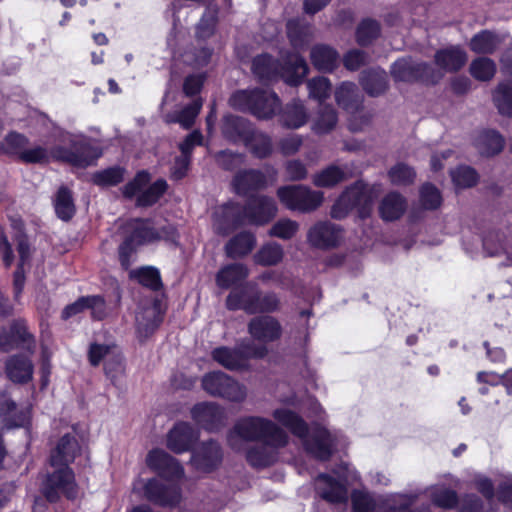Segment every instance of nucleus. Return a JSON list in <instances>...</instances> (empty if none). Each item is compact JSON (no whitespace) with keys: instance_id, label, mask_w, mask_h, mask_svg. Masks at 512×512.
<instances>
[{"instance_id":"f257e3e1","label":"nucleus","mask_w":512,"mask_h":512,"mask_svg":"<svg viewBox=\"0 0 512 512\" xmlns=\"http://www.w3.org/2000/svg\"><path fill=\"white\" fill-rule=\"evenodd\" d=\"M80 452V445L76 438L70 434H64L58 441L50 455V465L53 473L47 475L42 492L49 501H55L60 494L73 499L77 496V484L74 473L69 465Z\"/></svg>"},{"instance_id":"f03ea898","label":"nucleus","mask_w":512,"mask_h":512,"mask_svg":"<svg viewBox=\"0 0 512 512\" xmlns=\"http://www.w3.org/2000/svg\"><path fill=\"white\" fill-rule=\"evenodd\" d=\"M275 201L266 196H256L249 199L246 207L236 203H227L215 209L213 213V229L222 236L244 224H264L276 214Z\"/></svg>"},{"instance_id":"7ed1b4c3","label":"nucleus","mask_w":512,"mask_h":512,"mask_svg":"<svg viewBox=\"0 0 512 512\" xmlns=\"http://www.w3.org/2000/svg\"><path fill=\"white\" fill-rule=\"evenodd\" d=\"M62 142H69L73 150L56 146L51 150L41 145L25 148L20 161L24 163H48L51 159L67 162L77 167H87L101 156V150L93 146L84 137H76L70 133L61 134Z\"/></svg>"},{"instance_id":"20e7f679","label":"nucleus","mask_w":512,"mask_h":512,"mask_svg":"<svg viewBox=\"0 0 512 512\" xmlns=\"http://www.w3.org/2000/svg\"><path fill=\"white\" fill-rule=\"evenodd\" d=\"M273 417L302 441L309 454L320 460H326L331 456L335 436L327 429L319 425H314L310 429L297 413L287 408L274 410Z\"/></svg>"},{"instance_id":"39448f33","label":"nucleus","mask_w":512,"mask_h":512,"mask_svg":"<svg viewBox=\"0 0 512 512\" xmlns=\"http://www.w3.org/2000/svg\"><path fill=\"white\" fill-rule=\"evenodd\" d=\"M255 440L271 446H285L288 435L273 421L258 416L239 419L228 434V443L236 451L242 450L247 442Z\"/></svg>"},{"instance_id":"423d86ee","label":"nucleus","mask_w":512,"mask_h":512,"mask_svg":"<svg viewBox=\"0 0 512 512\" xmlns=\"http://www.w3.org/2000/svg\"><path fill=\"white\" fill-rule=\"evenodd\" d=\"M280 65L268 55H261L253 60L252 71L259 81L269 82L281 77L291 85L297 86L308 73L305 59L297 53H289Z\"/></svg>"},{"instance_id":"0eeeda50","label":"nucleus","mask_w":512,"mask_h":512,"mask_svg":"<svg viewBox=\"0 0 512 512\" xmlns=\"http://www.w3.org/2000/svg\"><path fill=\"white\" fill-rule=\"evenodd\" d=\"M124 240L119 247V260L124 269L132 263L131 257L137 247L150 243L158 238L175 242V229L171 226L163 228L161 233L156 232L148 220L131 219L122 226Z\"/></svg>"},{"instance_id":"6e6552de","label":"nucleus","mask_w":512,"mask_h":512,"mask_svg":"<svg viewBox=\"0 0 512 512\" xmlns=\"http://www.w3.org/2000/svg\"><path fill=\"white\" fill-rule=\"evenodd\" d=\"M359 480L355 470L348 464L341 465L333 472L319 474L314 479V489L318 497L331 504H346L348 501V485Z\"/></svg>"},{"instance_id":"1a4fd4ad","label":"nucleus","mask_w":512,"mask_h":512,"mask_svg":"<svg viewBox=\"0 0 512 512\" xmlns=\"http://www.w3.org/2000/svg\"><path fill=\"white\" fill-rule=\"evenodd\" d=\"M229 103L232 108L249 112L259 119L271 118L280 108L278 96L261 89L239 90L232 94Z\"/></svg>"},{"instance_id":"9d476101","label":"nucleus","mask_w":512,"mask_h":512,"mask_svg":"<svg viewBox=\"0 0 512 512\" xmlns=\"http://www.w3.org/2000/svg\"><path fill=\"white\" fill-rule=\"evenodd\" d=\"M267 354L266 345L255 344L251 340H242L234 348L217 347L211 353L214 361L231 371L246 370L251 359H262Z\"/></svg>"},{"instance_id":"9b49d317","label":"nucleus","mask_w":512,"mask_h":512,"mask_svg":"<svg viewBox=\"0 0 512 512\" xmlns=\"http://www.w3.org/2000/svg\"><path fill=\"white\" fill-rule=\"evenodd\" d=\"M372 204L371 190L362 182H357L339 196L331 208V216L334 219H343L353 208H357L360 217L364 218L369 215Z\"/></svg>"},{"instance_id":"f8f14e48","label":"nucleus","mask_w":512,"mask_h":512,"mask_svg":"<svg viewBox=\"0 0 512 512\" xmlns=\"http://www.w3.org/2000/svg\"><path fill=\"white\" fill-rule=\"evenodd\" d=\"M202 388L214 397L224 398L231 402H242L247 396L246 387L224 372L214 371L202 378Z\"/></svg>"},{"instance_id":"ddd939ff","label":"nucleus","mask_w":512,"mask_h":512,"mask_svg":"<svg viewBox=\"0 0 512 512\" xmlns=\"http://www.w3.org/2000/svg\"><path fill=\"white\" fill-rule=\"evenodd\" d=\"M277 195L281 203L288 209L299 212H310L317 209L324 199L322 192L311 190L303 185L280 187Z\"/></svg>"},{"instance_id":"4468645a","label":"nucleus","mask_w":512,"mask_h":512,"mask_svg":"<svg viewBox=\"0 0 512 512\" xmlns=\"http://www.w3.org/2000/svg\"><path fill=\"white\" fill-rule=\"evenodd\" d=\"M133 490L138 492L143 490L144 497L163 507H173L181 501V489L177 485L166 486L157 478H151L148 481L137 479L133 483Z\"/></svg>"},{"instance_id":"2eb2a0df","label":"nucleus","mask_w":512,"mask_h":512,"mask_svg":"<svg viewBox=\"0 0 512 512\" xmlns=\"http://www.w3.org/2000/svg\"><path fill=\"white\" fill-rule=\"evenodd\" d=\"M150 176L147 172H139L133 181L125 185L123 193L126 197H133L137 194V204L139 206H150L158 201L167 189V183L163 179H159L154 182L147 189L143 190V187L149 182Z\"/></svg>"},{"instance_id":"dca6fc26","label":"nucleus","mask_w":512,"mask_h":512,"mask_svg":"<svg viewBox=\"0 0 512 512\" xmlns=\"http://www.w3.org/2000/svg\"><path fill=\"white\" fill-rule=\"evenodd\" d=\"M391 73L396 81L404 82L421 80L435 83L441 77V74L428 64L415 62L411 58H403L394 62Z\"/></svg>"},{"instance_id":"f3484780","label":"nucleus","mask_w":512,"mask_h":512,"mask_svg":"<svg viewBox=\"0 0 512 512\" xmlns=\"http://www.w3.org/2000/svg\"><path fill=\"white\" fill-rule=\"evenodd\" d=\"M146 464L168 481H179L184 477V468L179 461L162 449L151 450L146 456Z\"/></svg>"},{"instance_id":"a211bd4d","label":"nucleus","mask_w":512,"mask_h":512,"mask_svg":"<svg viewBox=\"0 0 512 512\" xmlns=\"http://www.w3.org/2000/svg\"><path fill=\"white\" fill-rule=\"evenodd\" d=\"M248 332L254 340L266 343L278 340L282 335L280 322L272 316H257L248 323Z\"/></svg>"},{"instance_id":"6ab92c4d","label":"nucleus","mask_w":512,"mask_h":512,"mask_svg":"<svg viewBox=\"0 0 512 512\" xmlns=\"http://www.w3.org/2000/svg\"><path fill=\"white\" fill-rule=\"evenodd\" d=\"M199 434L186 422H179L167 434L166 445L176 454L189 451L198 440Z\"/></svg>"},{"instance_id":"aec40b11","label":"nucleus","mask_w":512,"mask_h":512,"mask_svg":"<svg viewBox=\"0 0 512 512\" xmlns=\"http://www.w3.org/2000/svg\"><path fill=\"white\" fill-rule=\"evenodd\" d=\"M222 461V451L218 443L209 441L202 443L192 453L191 464L200 472H211L219 466Z\"/></svg>"},{"instance_id":"412c9836","label":"nucleus","mask_w":512,"mask_h":512,"mask_svg":"<svg viewBox=\"0 0 512 512\" xmlns=\"http://www.w3.org/2000/svg\"><path fill=\"white\" fill-rule=\"evenodd\" d=\"M343 234L339 226L331 222H319L308 232L309 243L318 248H330L337 246L342 240Z\"/></svg>"},{"instance_id":"4be33fe9","label":"nucleus","mask_w":512,"mask_h":512,"mask_svg":"<svg viewBox=\"0 0 512 512\" xmlns=\"http://www.w3.org/2000/svg\"><path fill=\"white\" fill-rule=\"evenodd\" d=\"M193 420L206 430L214 431L224 423V410L215 403H199L191 411Z\"/></svg>"},{"instance_id":"5701e85b","label":"nucleus","mask_w":512,"mask_h":512,"mask_svg":"<svg viewBox=\"0 0 512 512\" xmlns=\"http://www.w3.org/2000/svg\"><path fill=\"white\" fill-rule=\"evenodd\" d=\"M163 319L161 306L158 302H150L136 313L137 330L140 336L147 337L157 329Z\"/></svg>"},{"instance_id":"b1692460","label":"nucleus","mask_w":512,"mask_h":512,"mask_svg":"<svg viewBox=\"0 0 512 512\" xmlns=\"http://www.w3.org/2000/svg\"><path fill=\"white\" fill-rule=\"evenodd\" d=\"M20 343L26 345L28 349L34 344L33 336L28 332L23 320L15 321L10 332H0V350L9 351Z\"/></svg>"},{"instance_id":"393cba45","label":"nucleus","mask_w":512,"mask_h":512,"mask_svg":"<svg viewBox=\"0 0 512 512\" xmlns=\"http://www.w3.org/2000/svg\"><path fill=\"white\" fill-rule=\"evenodd\" d=\"M253 130L254 129L252 128L249 121L242 117L227 115L223 119L222 133L224 137L230 142L244 143L253 132Z\"/></svg>"},{"instance_id":"a878e982","label":"nucleus","mask_w":512,"mask_h":512,"mask_svg":"<svg viewBox=\"0 0 512 512\" xmlns=\"http://www.w3.org/2000/svg\"><path fill=\"white\" fill-rule=\"evenodd\" d=\"M267 185L265 175L259 170H244L237 173L233 179V187L237 194L248 195L250 192Z\"/></svg>"},{"instance_id":"bb28decb","label":"nucleus","mask_w":512,"mask_h":512,"mask_svg":"<svg viewBox=\"0 0 512 512\" xmlns=\"http://www.w3.org/2000/svg\"><path fill=\"white\" fill-rule=\"evenodd\" d=\"M288 39L295 49H304L313 39V27L303 19H291L286 25Z\"/></svg>"},{"instance_id":"cd10ccee","label":"nucleus","mask_w":512,"mask_h":512,"mask_svg":"<svg viewBox=\"0 0 512 512\" xmlns=\"http://www.w3.org/2000/svg\"><path fill=\"white\" fill-rule=\"evenodd\" d=\"M31 359L22 355L10 357L6 362V374L14 383H27L33 377Z\"/></svg>"},{"instance_id":"c85d7f7f","label":"nucleus","mask_w":512,"mask_h":512,"mask_svg":"<svg viewBox=\"0 0 512 512\" xmlns=\"http://www.w3.org/2000/svg\"><path fill=\"white\" fill-rule=\"evenodd\" d=\"M467 61L466 52L459 46H451L437 51L435 54L436 65L447 72L459 70Z\"/></svg>"},{"instance_id":"c756f323","label":"nucleus","mask_w":512,"mask_h":512,"mask_svg":"<svg viewBox=\"0 0 512 512\" xmlns=\"http://www.w3.org/2000/svg\"><path fill=\"white\" fill-rule=\"evenodd\" d=\"M310 58L317 70L331 72L338 63L339 55L334 48L319 44L312 47Z\"/></svg>"},{"instance_id":"7c9ffc66","label":"nucleus","mask_w":512,"mask_h":512,"mask_svg":"<svg viewBox=\"0 0 512 512\" xmlns=\"http://www.w3.org/2000/svg\"><path fill=\"white\" fill-rule=\"evenodd\" d=\"M15 403L6 395L0 396V417H3L4 426L7 428L21 427L28 423L30 418V410L25 409L15 414Z\"/></svg>"},{"instance_id":"2f4dec72","label":"nucleus","mask_w":512,"mask_h":512,"mask_svg":"<svg viewBox=\"0 0 512 512\" xmlns=\"http://www.w3.org/2000/svg\"><path fill=\"white\" fill-rule=\"evenodd\" d=\"M407 203L398 193L392 192L386 195L380 203L379 213L383 220L394 221L405 212Z\"/></svg>"},{"instance_id":"473e14b6","label":"nucleus","mask_w":512,"mask_h":512,"mask_svg":"<svg viewBox=\"0 0 512 512\" xmlns=\"http://www.w3.org/2000/svg\"><path fill=\"white\" fill-rule=\"evenodd\" d=\"M281 447L282 446H271L263 443L261 446L250 449L247 452L246 459L251 466L256 468L270 466L277 461V450Z\"/></svg>"},{"instance_id":"72a5a7b5","label":"nucleus","mask_w":512,"mask_h":512,"mask_svg":"<svg viewBox=\"0 0 512 512\" xmlns=\"http://www.w3.org/2000/svg\"><path fill=\"white\" fill-rule=\"evenodd\" d=\"M337 104L349 112L358 111L361 99L357 86L351 82H343L335 91Z\"/></svg>"},{"instance_id":"f704fd0d","label":"nucleus","mask_w":512,"mask_h":512,"mask_svg":"<svg viewBox=\"0 0 512 512\" xmlns=\"http://www.w3.org/2000/svg\"><path fill=\"white\" fill-rule=\"evenodd\" d=\"M256 243L255 236L249 232H242L231 238L225 245V252L229 258H240L249 254Z\"/></svg>"},{"instance_id":"c9c22d12","label":"nucleus","mask_w":512,"mask_h":512,"mask_svg":"<svg viewBox=\"0 0 512 512\" xmlns=\"http://www.w3.org/2000/svg\"><path fill=\"white\" fill-rule=\"evenodd\" d=\"M360 82L370 96H378L387 89V75L380 68L363 72Z\"/></svg>"},{"instance_id":"e433bc0d","label":"nucleus","mask_w":512,"mask_h":512,"mask_svg":"<svg viewBox=\"0 0 512 512\" xmlns=\"http://www.w3.org/2000/svg\"><path fill=\"white\" fill-rule=\"evenodd\" d=\"M248 275L249 270L244 264H229L219 270L216 275V283L221 288H229L246 279Z\"/></svg>"},{"instance_id":"4c0bfd02","label":"nucleus","mask_w":512,"mask_h":512,"mask_svg":"<svg viewBox=\"0 0 512 512\" xmlns=\"http://www.w3.org/2000/svg\"><path fill=\"white\" fill-rule=\"evenodd\" d=\"M475 146L482 155L492 156L499 153L504 146L503 137L494 130H485L479 133Z\"/></svg>"},{"instance_id":"58836bf2","label":"nucleus","mask_w":512,"mask_h":512,"mask_svg":"<svg viewBox=\"0 0 512 512\" xmlns=\"http://www.w3.org/2000/svg\"><path fill=\"white\" fill-rule=\"evenodd\" d=\"M500 43L501 38L499 35L484 30L472 37L470 49L477 54H490L499 47Z\"/></svg>"},{"instance_id":"ea45409f","label":"nucleus","mask_w":512,"mask_h":512,"mask_svg":"<svg viewBox=\"0 0 512 512\" xmlns=\"http://www.w3.org/2000/svg\"><path fill=\"white\" fill-rule=\"evenodd\" d=\"M244 307L247 314L271 313L279 309L280 300L274 292H268L261 295L256 291L255 303L250 302Z\"/></svg>"},{"instance_id":"a19ab883","label":"nucleus","mask_w":512,"mask_h":512,"mask_svg":"<svg viewBox=\"0 0 512 512\" xmlns=\"http://www.w3.org/2000/svg\"><path fill=\"white\" fill-rule=\"evenodd\" d=\"M256 285L248 283L240 290H234L230 292L226 299V307L229 310H244L245 305L256 300Z\"/></svg>"},{"instance_id":"79ce46f5","label":"nucleus","mask_w":512,"mask_h":512,"mask_svg":"<svg viewBox=\"0 0 512 512\" xmlns=\"http://www.w3.org/2000/svg\"><path fill=\"white\" fill-rule=\"evenodd\" d=\"M202 108V100L196 99L191 104L187 105L179 113L165 115V122L179 123L183 128H190L198 116Z\"/></svg>"},{"instance_id":"37998d69","label":"nucleus","mask_w":512,"mask_h":512,"mask_svg":"<svg viewBox=\"0 0 512 512\" xmlns=\"http://www.w3.org/2000/svg\"><path fill=\"white\" fill-rule=\"evenodd\" d=\"M244 145L257 158H266L272 153L271 138L259 131L253 130Z\"/></svg>"},{"instance_id":"c03bdc74","label":"nucleus","mask_w":512,"mask_h":512,"mask_svg":"<svg viewBox=\"0 0 512 512\" xmlns=\"http://www.w3.org/2000/svg\"><path fill=\"white\" fill-rule=\"evenodd\" d=\"M284 252L280 244L270 242L263 245L254 255L256 264L262 266H274L281 262Z\"/></svg>"},{"instance_id":"a18cd8bd","label":"nucleus","mask_w":512,"mask_h":512,"mask_svg":"<svg viewBox=\"0 0 512 512\" xmlns=\"http://www.w3.org/2000/svg\"><path fill=\"white\" fill-rule=\"evenodd\" d=\"M283 124L288 128H299L307 121V113L303 103L299 100H294L291 104L287 105L282 115Z\"/></svg>"},{"instance_id":"49530a36","label":"nucleus","mask_w":512,"mask_h":512,"mask_svg":"<svg viewBox=\"0 0 512 512\" xmlns=\"http://www.w3.org/2000/svg\"><path fill=\"white\" fill-rule=\"evenodd\" d=\"M28 142V138L23 134L10 132L0 142V152L9 156H15L20 160Z\"/></svg>"},{"instance_id":"de8ad7c7","label":"nucleus","mask_w":512,"mask_h":512,"mask_svg":"<svg viewBox=\"0 0 512 512\" xmlns=\"http://www.w3.org/2000/svg\"><path fill=\"white\" fill-rule=\"evenodd\" d=\"M54 208L57 216L64 221L73 217L75 205L72 194L66 187H61L57 191L54 199Z\"/></svg>"},{"instance_id":"09e8293b","label":"nucleus","mask_w":512,"mask_h":512,"mask_svg":"<svg viewBox=\"0 0 512 512\" xmlns=\"http://www.w3.org/2000/svg\"><path fill=\"white\" fill-rule=\"evenodd\" d=\"M346 177V172L342 168L332 165L315 174L313 183L317 187H332L345 180Z\"/></svg>"},{"instance_id":"8fccbe9b","label":"nucleus","mask_w":512,"mask_h":512,"mask_svg":"<svg viewBox=\"0 0 512 512\" xmlns=\"http://www.w3.org/2000/svg\"><path fill=\"white\" fill-rule=\"evenodd\" d=\"M493 100L502 115L512 117V83H500L493 94Z\"/></svg>"},{"instance_id":"3c124183","label":"nucleus","mask_w":512,"mask_h":512,"mask_svg":"<svg viewBox=\"0 0 512 512\" xmlns=\"http://www.w3.org/2000/svg\"><path fill=\"white\" fill-rule=\"evenodd\" d=\"M496 72V65L493 60L480 57L472 61L470 65L471 75L479 81H489Z\"/></svg>"},{"instance_id":"603ef678","label":"nucleus","mask_w":512,"mask_h":512,"mask_svg":"<svg viewBox=\"0 0 512 512\" xmlns=\"http://www.w3.org/2000/svg\"><path fill=\"white\" fill-rule=\"evenodd\" d=\"M130 277L135 278L141 285L152 290H158L161 287L159 271L153 267H143L132 270Z\"/></svg>"},{"instance_id":"864d4df0","label":"nucleus","mask_w":512,"mask_h":512,"mask_svg":"<svg viewBox=\"0 0 512 512\" xmlns=\"http://www.w3.org/2000/svg\"><path fill=\"white\" fill-rule=\"evenodd\" d=\"M380 33V26L377 21L372 19L363 20L356 31V40L359 45H368L370 44L376 37H378Z\"/></svg>"},{"instance_id":"5fc2aeb1","label":"nucleus","mask_w":512,"mask_h":512,"mask_svg":"<svg viewBox=\"0 0 512 512\" xmlns=\"http://www.w3.org/2000/svg\"><path fill=\"white\" fill-rule=\"evenodd\" d=\"M309 96L319 103H322L326 100L331 93V83L330 81L323 76H318L312 78L307 83Z\"/></svg>"},{"instance_id":"6e6d98bb","label":"nucleus","mask_w":512,"mask_h":512,"mask_svg":"<svg viewBox=\"0 0 512 512\" xmlns=\"http://www.w3.org/2000/svg\"><path fill=\"white\" fill-rule=\"evenodd\" d=\"M336 123L337 115L335 110L330 106H324L319 112L313 129L317 133H327L335 127Z\"/></svg>"},{"instance_id":"4d7b16f0","label":"nucleus","mask_w":512,"mask_h":512,"mask_svg":"<svg viewBox=\"0 0 512 512\" xmlns=\"http://www.w3.org/2000/svg\"><path fill=\"white\" fill-rule=\"evenodd\" d=\"M452 181L458 188H468L477 182L476 171L469 166H460L451 171Z\"/></svg>"},{"instance_id":"13d9d810","label":"nucleus","mask_w":512,"mask_h":512,"mask_svg":"<svg viewBox=\"0 0 512 512\" xmlns=\"http://www.w3.org/2000/svg\"><path fill=\"white\" fill-rule=\"evenodd\" d=\"M124 170L119 167H111L95 173L92 180L100 186H113L123 180Z\"/></svg>"},{"instance_id":"bf43d9fd","label":"nucleus","mask_w":512,"mask_h":512,"mask_svg":"<svg viewBox=\"0 0 512 512\" xmlns=\"http://www.w3.org/2000/svg\"><path fill=\"white\" fill-rule=\"evenodd\" d=\"M116 353L117 349L114 345L92 343L88 351L89 362L91 365L97 366L102 360L106 362L108 358Z\"/></svg>"},{"instance_id":"052dcab7","label":"nucleus","mask_w":512,"mask_h":512,"mask_svg":"<svg viewBox=\"0 0 512 512\" xmlns=\"http://www.w3.org/2000/svg\"><path fill=\"white\" fill-rule=\"evenodd\" d=\"M442 198L439 190L431 184H425L420 190V202L423 208L434 210L441 204Z\"/></svg>"},{"instance_id":"680f3d73","label":"nucleus","mask_w":512,"mask_h":512,"mask_svg":"<svg viewBox=\"0 0 512 512\" xmlns=\"http://www.w3.org/2000/svg\"><path fill=\"white\" fill-rule=\"evenodd\" d=\"M388 175L393 184L401 185L411 183L415 177V172L411 167L399 163L390 169Z\"/></svg>"},{"instance_id":"e2e57ef3","label":"nucleus","mask_w":512,"mask_h":512,"mask_svg":"<svg viewBox=\"0 0 512 512\" xmlns=\"http://www.w3.org/2000/svg\"><path fill=\"white\" fill-rule=\"evenodd\" d=\"M353 512H374L376 501L364 491H354L351 495Z\"/></svg>"},{"instance_id":"0e129e2a","label":"nucleus","mask_w":512,"mask_h":512,"mask_svg":"<svg viewBox=\"0 0 512 512\" xmlns=\"http://www.w3.org/2000/svg\"><path fill=\"white\" fill-rule=\"evenodd\" d=\"M298 230V223L290 219H281L270 230V235L281 239H290Z\"/></svg>"},{"instance_id":"69168bd1","label":"nucleus","mask_w":512,"mask_h":512,"mask_svg":"<svg viewBox=\"0 0 512 512\" xmlns=\"http://www.w3.org/2000/svg\"><path fill=\"white\" fill-rule=\"evenodd\" d=\"M217 163L226 170H233L244 162L245 156L231 151H220L215 155Z\"/></svg>"},{"instance_id":"338daca9","label":"nucleus","mask_w":512,"mask_h":512,"mask_svg":"<svg viewBox=\"0 0 512 512\" xmlns=\"http://www.w3.org/2000/svg\"><path fill=\"white\" fill-rule=\"evenodd\" d=\"M104 369L106 375L111 379L113 383H115L116 380L123 375L124 364L122 357L118 352L106 360Z\"/></svg>"},{"instance_id":"774afa93","label":"nucleus","mask_w":512,"mask_h":512,"mask_svg":"<svg viewBox=\"0 0 512 512\" xmlns=\"http://www.w3.org/2000/svg\"><path fill=\"white\" fill-rule=\"evenodd\" d=\"M431 496L433 503L439 507L451 508L457 503V494L450 489H437Z\"/></svg>"}]
</instances>
